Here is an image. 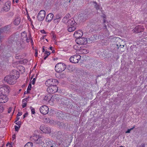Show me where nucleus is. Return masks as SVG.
Here are the masks:
<instances>
[{
  "instance_id": "9",
  "label": "nucleus",
  "mask_w": 147,
  "mask_h": 147,
  "mask_svg": "<svg viewBox=\"0 0 147 147\" xmlns=\"http://www.w3.org/2000/svg\"><path fill=\"white\" fill-rule=\"evenodd\" d=\"M75 41L76 43L79 45L86 44L87 43L86 39L84 38L80 37L76 39Z\"/></svg>"
},
{
  "instance_id": "18",
  "label": "nucleus",
  "mask_w": 147,
  "mask_h": 147,
  "mask_svg": "<svg viewBox=\"0 0 147 147\" xmlns=\"http://www.w3.org/2000/svg\"><path fill=\"white\" fill-rule=\"evenodd\" d=\"M54 17L53 14L52 13H49L46 16V21L48 22H50L52 20Z\"/></svg>"
},
{
  "instance_id": "49",
  "label": "nucleus",
  "mask_w": 147,
  "mask_h": 147,
  "mask_svg": "<svg viewBox=\"0 0 147 147\" xmlns=\"http://www.w3.org/2000/svg\"><path fill=\"white\" fill-rule=\"evenodd\" d=\"M131 130L130 129H128L126 131L125 133H130V131Z\"/></svg>"
},
{
  "instance_id": "62",
  "label": "nucleus",
  "mask_w": 147,
  "mask_h": 147,
  "mask_svg": "<svg viewBox=\"0 0 147 147\" xmlns=\"http://www.w3.org/2000/svg\"><path fill=\"white\" fill-rule=\"evenodd\" d=\"M18 0H15V1L16 3H17L18 2Z\"/></svg>"
},
{
  "instance_id": "37",
  "label": "nucleus",
  "mask_w": 147,
  "mask_h": 147,
  "mask_svg": "<svg viewBox=\"0 0 147 147\" xmlns=\"http://www.w3.org/2000/svg\"><path fill=\"white\" fill-rule=\"evenodd\" d=\"M20 126H19V127H18L17 126V125H15V131H18L19 128H20Z\"/></svg>"
},
{
  "instance_id": "1",
  "label": "nucleus",
  "mask_w": 147,
  "mask_h": 147,
  "mask_svg": "<svg viewBox=\"0 0 147 147\" xmlns=\"http://www.w3.org/2000/svg\"><path fill=\"white\" fill-rule=\"evenodd\" d=\"M65 65L62 63H59L56 65L55 67V70L57 72H61L64 71L66 68Z\"/></svg>"
},
{
  "instance_id": "35",
  "label": "nucleus",
  "mask_w": 147,
  "mask_h": 147,
  "mask_svg": "<svg viewBox=\"0 0 147 147\" xmlns=\"http://www.w3.org/2000/svg\"><path fill=\"white\" fill-rule=\"evenodd\" d=\"M57 134L58 135H57V137L58 138H60L61 137V136L62 134V133L60 131H58L57 133Z\"/></svg>"
},
{
  "instance_id": "23",
  "label": "nucleus",
  "mask_w": 147,
  "mask_h": 147,
  "mask_svg": "<svg viewBox=\"0 0 147 147\" xmlns=\"http://www.w3.org/2000/svg\"><path fill=\"white\" fill-rule=\"evenodd\" d=\"M39 136L37 135L34 136L31 139H32L36 143V142L38 141Z\"/></svg>"
},
{
  "instance_id": "45",
  "label": "nucleus",
  "mask_w": 147,
  "mask_h": 147,
  "mask_svg": "<svg viewBox=\"0 0 147 147\" xmlns=\"http://www.w3.org/2000/svg\"><path fill=\"white\" fill-rule=\"evenodd\" d=\"M40 32L42 34H46L45 31L44 30H40Z\"/></svg>"
},
{
  "instance_id": "14",
  "label": "nucleus",
  "mask_w": 147,
  "mask_h": 147,
  "mask_svg": "<svg viewBox=\"0 0 147 147\" xmlns=\"http://www.w3.org/2000/svg\"><path fill=\"white\" fill-rule=\"evenodd\" d=\"M76 24V22L73 18H71V19L68 20L66 23V24L68 27L75 26Z\"/></svg>"
},
{
  "instance_id": "51",
  "label": "nucleus",
  "mask_w": 147,
  "mask_h": 147,
  "mask_svg": "<svg viewBox=\"0 0 147 147\" xmlns=\"http://www.w3.org/2000/svg\"><path fill=\"white\" fill-rule=\"evenodd\" d=\"M28 114L27 113H25V114L24 115V118L28 116Z\"/></svg>"
},
{
  "instance_id": "5",
  "label": "nucleus",
  "mask_w": 147,
  "mask_h": 147,
  "mask_svg": "<svg viewBox=\"0 0 147 147\" xmlns=\"http://www.w3.org/2000/svg\"><path fill=\"white\" fill-rule=\"evenodd\" d=\"M11 29V26L10 25H9L4 27L1 28H0V33H9L10 32Z\"/></svg>"
},
{
  "instance_id": "33",
  "label": "nucleus",
  "mask_w": 147,
  "mask_h": 147,
  "mask_svg": "<svg viewBox=\"0 0 147 147\" xmlns=\"http://www.w3.org/2000/svg\"><path fill=\"white\" fill-rule=\"evenodd\" d=\"M60 19H54V22L55 23V24H57L58 23L60 22Z\"/></svg>"
},
{
  "instance_id": "41",
  "label": "nucleus",
  "mask_w": 147,
  "mask_h": 147,
  "mask_svg": "<svg viewBox=\"0 0 147 147\" xmlns=\"http://www.w3.org/2000/svg\"><path fill=\"white\" fill-rule=\"evenodd\" d=\"M35 81H36V79L35 78H34L32 81V84H34Z\"/></svg>"
},
{
  "instance_id": "47",
  "label": "nucleus",
  "mask_w": 147,
  "mask_h": 147,
  "mask_svg": "<svg viewBox=\"0 0 147 147\" xmlns=\"http://www.w3.org/2000/svg\"><path fill=\"white\" fill-rule=\"evenodd\" d=\"M16 138V136L15 135H14L12 136V140H13Z\"/></svg>"
},
{
  "instance_id": "31",
  "label": "nucleus",
  "mask_w": 147,
  "mask_h": 147,
  "mask_svg": "<svg viewBox=\"0 0 147 147\" xmlns=\"http://www.w3.org/2000/svg\"><path fill=\"white\" fill-rule=\"evenodd\" d=\"M30 108L31 110V112L32 114H34L35 113L34 109L32 107H30Z\"/></svg>"
},
{
  "instance_id": "8",
  "label": "nucleus",
  "mask_w": 147,
  "mask_h": 147,
  "mask_svg": "<svg viewBox=\"0 0 147 147\" xmlns=\"http://www.w3.org/2000/svg\"><path fill=\"white\" fill-rule=\"evenodd\" d=\"M58 88L56 85L49 86L47 89L48 92L50 93H53L57 91Z\"/></svg>"
},
{
  "instance_id": "63",
  "label": "nucleus",
  "mask_w": 147,
  "mask_h": 147,
  "mask_svg": "<svg viewBox=\"0 0 147 147\" xmlns=\"http://www.w3.org/2000/svg\"><path fill=\"white\" fill-rule=\"evenodd\" d=\"M55 50H53V51H52V53H55Z\"/></svg>"
},
{
  "instance_id": "2",
  "label": "nucleus",
  "mask_w": 147,
  "mask_h": 147,
  "mask_svg": "<svg viewBox=\"0 0 147 147\" xmlns=\"http://www.w3.org/2000/svg\"><path fill=\"white\" fill-rule=\"evenodd\" d=\"M4 80L10 84H13L15 82L14 76L13 75H9L5 77Z\"/></svg>"
},
{
  "instance_id": "6",
  "label": "nucleus",
  "mask_w": 147,
  "mask_h": 147,
  "mask_svg": "<svg viewBox=\"0 0 147 147\" xmlns=\"http://www.w3.org/2000/svg\"><path fill=\"white\" fill-rule=\"evenodd\" d=\"M58 81L57 80L51 79L47 80L45 82V85L48 87L55 85L56 83H57Z\"/></svg>"
},
{
  "instance_id": "22",
  "label": "nucleus",
  "mask_w": 147,
  "mask_h": 147,
  "mask_svg": "<svg viewBox=\"0 0 147 147\" xmlns=\"http://www.w3.org/2000/svg\"><path fill=\"white\" fill-rule=\"evenodd\" d=\"M67 29L68 31L69 32H72L74 31L76 29V28L74 26H70Z\"/></svg>"
},
{
  "instance_id": "36",
  "label": "nucleus",
  "mask_w": 147,
  "mask_h": 147,
  "mask_svg": "<svg viewBox=\"0 0 147 147\" xmlns=\"http://www.w3.org/2000/svg\"><path fill=\"white\" fill-rule=\"evenodd\" d=\"M45 54L47 55V56H48L50 54V52L47 51H45Z\"/></svg>"
},
{
  "instance_id": "20",
  "label": "nucleus",
  "mask_w": 147,
  "mask_h": 147,
  "mask_svg": "<svg viewBox=\"0 0 147 147\" xmlns=\"http://www.w3.org/2000/svg\"><path fill=\"white\" fill-rule=\"evenodd\" d=\"M20 22V19L19 18H16L14 21V24L16 25L19 24Z\"/></svg>"
},
{
  "instance_id": "48",
  "label": "nucleus",
  "mask_w": 147,
  "mask_h": 147,
  "mask_svg": "<svg viewBox=\"0 0 147 147\" xmlns=\"http://www.w3.org/2000/svg\"><path fill=\"white\" fill-rule=\"evenodd\" d=\"M11 110H12V108H9V109H8V113H10L11 111Z\"/></svg>"
},
{
  "instance_id": "60",
  "label": "nucleus",
  "mask_w": 147,
  "mask_h": 147,
  "mask_svg": "<svg viewBox=\"0 0 147 147\" xmlns=\"http://www.w3.org/2000/svg\"><path fill=\"white\" fill-rule=\"evenodd\" d=\"M19 119V118H17L16 120L15 121V122L17 121H18Z\"/></svg>"
},
{
  "instance_id": "21",
  "label": "nucleus",
  "mask_w": 147,
  "mask_h": 147,
  "mask_svg": "<svg viewBox=\"0 0 147 147\" xmlns=\"http://www.w3.org/2000/svg\"><path fill=\"white\" fill-rule=\"evenodd\" d=\"M22 38L24 41L25 40L27 37L26 33L25 32H22L21 33Z\"/></svg>"
},
{
  "instance_id": "28",
  "label": "nucleus",
  "mask_w": 147,
  "mask_h": 147,
  "mask_svg": "<svg viewBox=\"0 0 147 147\" xmlns=\"http://www.w3.org/2000/svg\"><path fill=\"white\" fill-rule=\"evenodd\" d=\"M32 88V85L30 83L28 87V88L27 89V93H29V91Z\"/></svg>"
},
{
  "instance_id": "44",
  "label": "nucleus",
  "mask_w": 147,
  "mask_h": 147,
  "mask_svg": "<svg viewBox=\"0 0 147 147\" xmlns=\"http://www.w3.org/2000/svg\"><path fill=\"white\" fill-rule=\"evenodd\" d=\"M124 45H120V44H117V46L118 47L119 46L121 47V48H123L124 47Z\"/></svg>"
},
{
  "instance_id": "17",
  "label": "nucleus",
  "mask_w": 147,
  "mask_h": 147,
  "mask_svg": "<svg viewBox=\"0 0 147 147\" xmlns=\"http://www.w3.org/2000/svg\"><path fill=\"white\" fill-rule=\"evenodd\" d=\"M76 52L79 54H86L89 52V51L86 49H81L79 50H78Z\"/></svg>"
},
{
  "instance_id": "11",
  "label": "nucleus",
  "mask_w": 147,
  "mask_h": 147,
  "mask_svg": "<svg viewBox=\"0 0 147 147\" xmlns=\"http://www.w3.org/2000/svg\"><path fill=\"white\" fill-rule=\"evenodd\" d=\"M40 129L42 131L45 133H49L51 132L50 128L44 125H41L40 127Z\"/></svg>"
},
{
  "instance_id": "34",
  "label": "nucleus",
  "mask_w": 147,
  "mask_h": 147,
  "mask_svg": "<svg viewBox=\"0 0 147 147\" xmlns=\"http://www.w3.org/2000/svg\"><path fill=\"white\" fill-rule=\"evenodd\" d=\"M44 121L45 122L48 123L50 122V120L49 118H45L44 119Z\"/></svg>"
},
{
  "instance_id": "39",
  "label": "nucleus",
  "mask_w": 147,
  "mask_h": 147,
  "mask_svg": "<svg viewBox=\"0 0 147 147\" xmlns=\"http://www.w3.org/2000/svg\"><path fill=\"white\" fill-rule=\"evenodd\" d=\"M16 59H20L21 58V57L20 56L18 55H17L16 56Z\"/></svg>"
},
{
  "instance_id": "56",
  "label": "nucleus",
  "mask_w": 147,
  "mask_h": 147,
  "mask_svg": "<svg viewBox=\"0 0 147 147\" xmlns=\"http://www.w3.org/2000/svg\"><path fill=\"white\" fill-rule=\"evenodd\" d=\"M135 126H133L130 129L131 130H133L135 128Z\"/></svg>"
},
{
  "instance_id": "61",
  "label": "nucleus",
  "mask_w": 147,
  "mask_h": 147,
  "mask_svg": "<svg viewBox=\"0 0 147 147\" xmlns=\"http://www.w3.org/2000/svg\"><path fill=\"white\" fill-rule=\"evenodd\" d=\"M104 27V29H105V28L106 29L107 28V26L105 25Z\"/></svg>"
},
{
  "instance_id": "58",
  "label": "nucleus",
  "mask_w": 147,
  "mask_h": 147,
  "mask_svg": "<svg viewBox=\"0 0 147 147\" xmlns=\"http://www.w3.org/2000/svg\"><path fill=\"white\" fill-rule=\"evenodd\" d=\"M44 47H43V49H42V52H44L45 51V49H44Z\"/></svg>"
},
{
  "instance_id": "52",
  "label": "nucleus",
  "mask_w": 147,
  "mask_h": 147,
  "mask_svg": "<svg viewBox=\"0 0 147 147\" xmlns=\"http://www.w3.org/2000/svg\"><path fill=\"white\" fill-rule=\"evenodd\" d=\"M83 17L85 19H86L87 18V16L86 14H84V16H83Z\"/></svg>"
},
{
  "instance_id": "16",
  "label": "nucleus",
  "mask_w": 147,
  "mask_h": 147,
  "mask_svg": "<svg viewBox=\"0 0 147 147\" xmlns=\"http://www.w3.org/2000/svg\"><path fill=\"white\" fill-rule=\"evenodd\" d=\"M0 102L5 103L7 102L8 100V98L6 95L0 96Z\"/></svg>"
},
{
  "instance_id": "4",
  "label": "nucleus",
  "mask_w": 147,
  "mask_h": 147,
  "mask_svg": "<svg viewBox=\"0 0 147 147\" xmlns=\"http://www.w3.org/2000/svg\"><path fill=\"white\" fill-rule=\"evenodd\" d=\"M80 59V55H74L70 57L69 61L72 63H76L78 62Z\"/></svg>"
},
{
  "instance_id": "55",
  "label": "nucleus",
  "mask_w": 147,
  "mask_h": 147,
  "mask_svg": "<svg viewBox=\"0 0 147 147\" xmlns=\"http://www.w3.org/2000/svg\"><path fill=\"white\" fill-rule=\"evenodd\" d=\"M53 47H50L49 48V49L50 50H52V49Z\"/></svg>"
},
{
  "instance_id": "25",
  "label": "nucleus",
  "mask_w": 147,
  "mask_h": 147,
  "mask_svg": "<svg viewBox=\"0 0 147 147\" xmlns=\"http://www.w3.org/2000/svg\"><path fill=\"white\" fill-rule=\"evenodd\" d=\"M33 143L31 142L27 143L24 146V147H32Z\"/></svg>"
},
{
  "instance_id": "24",
  "label": "nucleus",
  "mask_w": 147,
  "mask_h": 147,
  "mask_svg": "<svg viewBox=\"0 0 147 147\" xmlns=\"http://www.w3.org/2000/svg\"><path fill=\"white\" fill-rule=\"evenodd\" d=\"M57 116L58 117H61V118H62L63 117L62 112L60 111L57 113Z\"/></svg>"
},
{
  "instance_id": "13",
  "label": "nucleus",
  "mask_w": 147,
  "mask_h": 147,
  "mask_svg": "<svg viewBox=\"0 0 147 147\" xmlns=\"http://www.w3.org/2000/svg\"><path fill=\"white\" fill-rule=\"evenodd\" d=\"M82 35L83 32L80 30L76 31L74 34V36L76 39L81 37Z\"/></svg>"
},
{
  "instance_id": "50",
  "label": "nucleus",
  "mask_w": 147,
  "mask_h": 147,
  "mask_svg": "<svg viewBox=\"0 0 147 147\" xmlns=\"http://www.w3.org/2000/svg\"><path fill=\"white\" fill-rule=\"evenodd\" d=\"M145 146L144 144L142 143L139 147H145Z\"/></svg>"
},
{
  "instance_id": "26",
  "label": "nucleus",
  "mask_w": 147,
  "mask_h": 147,
  "mask_svg": "<svg viewBox=\"0 0 147 147\" xmlns=\"http://www.w3.org/2000/svg\"><path fill=\"white\" fill-rule=\"evenodd\" d=\"M67 16H65L64 17L63 20L62 21L63 22L65 23L66 24L67 22L69 20Z\"/></svg>"
},
{
  "instance_id": "3",
  "label": "nucleus",
  "mask_w": 147,
  "mask_h": 147,
  "mask_svg": "<svg viewBox=\"0 0 147 147\" xmlns=\"http://www.w3.org/2000/svg\"><path fill=\"white\" fill-rule=\"evenodd\" d=\"M9 88L7 86L2 87L0 88V96L6 95L9 92Z\"/></svg>"
},
{
  "instance_id": "29",
  "label": "nucleus",
  "mask_w": 147,
  "mask_h": 147,
  "mask_svg": "<svg viewBox=\"0 0 147 147\" xmlns=\"http://www.w3.org/2000/svg\"><path fill=\"white\" fill-rule=\"evenodd\" d=\"M93 3L95 4L94 5L95 7L97 10L99 9L100 6L97 4L95 2H94Z\"/></svg>"
},
{
  "instance_id": "10",
  "label": "nucleus",
  "mask_w": 147,
  "mask_h": 147,
  "mask_svg": "<svg viewBox=\"0 0 147 147\" xmlns=\"http://www.w3.org/2000/svg\"><path fill=\"white\" fill-rule=\"evenodd\" d=\"M40 111L42 114L46 115L47 114L48 112L49 108L47 106H42L40 108Z\"/></svg>"
},
{
  "instance_id": "54",
  "label": "nucleus",
  "mask_w": 147,
  "mask_h": 147,
  "mask_svg": "<svg viewBox=\"0 0 147 147\" xmlns=\"http://www.w3.org/2000/svg\"><path fill=\"white\" fill-rule=\"evenodd\" d=\"M26 40V42H29L30 39H28L27 38V37L26 39L25 40Z\"/></svg>"
},
{
  "instance_id": "27",
  "label": "nucleus",
  "mask_w": 147,
  "mask_h": 147,
  "mask_svg": "<svg viewBox=\"0 0 147 147\" xmlns=\"http://www.w3.org/2000/svg\"><path fill=\"white\" fill-rule=\"evenodd\" d=\"M51 36L52 37V39L53 40H55L56 38L55 34H54V32H52L51 33Z\"/></svg>"
},
{
  "instance_id": "15",
  "label": "nucleus",
  "mask_w": 147,
  "mask_h": 147,
  "mask_svg": "<svg viewBox=\"0 0 147 147\" xmlns=\"http://www.w3.org/2000/svg\"><path fill=\"white\" fill-rule=\"evenodd\" d=\"M10 5L11 3L10 2L8 1L6 3L3 7V10L6 12L8 11L10 9Z\"/></svg>"
},
{
  "instance_id": "19",
  "label": "nucleus",
  "mask_w": 147,
  "mask_h": 147,
  "mask_svg": "<svg viewBox=\"0 0 147 147\" xmlns=\"http://www.w3.org/2000/svg\"><path fill=\"white\" fill-rule=\"evenodd\" d=\"M44 140H45V138L44 137L39 136L36 143L42 144Z\"/></svg>"
},
{
  "instance_id": "42",
  "label": "nucleus",
  "mask_w": 147,
  "mask_h": 147,
  "mask_svg": "<svg viewBox=\"0 0 147 147\" xmlns=\"http://www.w3.org/2000/svg\"><path fill=\"white\" fill-rule=\"evenodd\" d=\"M16 124L18 125L19 126H20L21 125V122L20 121H18L16 123Z\"/></svg>"
},
{
  "instance_id": "40",
  "label": "nucleus",
  "mask_w": 147,
  "mask_h": 147,
  "mask_svg": "<svg viewBox=\"0 0 147 147\" xmlns=\"http://www.w3.org/2000/svg\"><path fill=\"white\" fill-rule=\"evenodd\" d=\"M27 103L26 102H24L22 103V108H24L26 106Z\"/></svg>"
},
{
  "instance_id": "59",
  "label": "nucleus",
  "mask_w": 147,
  "mask_h": 147,
  "mask_svg": "<svg viewBox=\"0 0 147 147\" xmlns=\"http://www.w3.org/2000/svg\"><path fill=\"white\" fill-rule=\"evenodd\" d=\"M20 47H19L20 49L23 48V47L22 46V45L21 44H20Z\"/></svg>"
},
{
  "instance_id": "32",
  "label": "nucleus",
  "mask_w": 147,
  "mask_h": 147,
  "mask_svg": "<svg viewBox=\"0 0 147 147\" xmlns=\"http://www.w3.org/2000/svg\"><path fill=\"white\" fill-rule=\"evenodd\" d=\"M3 110V105L0 102V112H2Z\"/></svg>"
},
{
  "instance_id": "43",
  "label": "nucleus",
  "mask_w": 147,
  "mask_h": 147,
  "mask_svg": "<svg viewBox=\"0 0 147 147\" xmlns=\"http://www.w3.org/2000/svg\"><path fill=\"white\" fill-rule=\"evenodd\" d=\"M38 50H37L35 49V53L34 55V56L36 57H37L38 55Z\"/></svg>"
},
{
  "instance_id": "64",
  "label": "nucleus",
  "mask_w": 147,
  "mask_h": 147,
  "mask_svg": "<svg viewBox=\"0 0 147 147\" xmlns=\"http://www.w3.org/2000/svg\"><path fill=\"white\" fill-rule=\"evenodd\" d=\"M27 93V91H25L24 92V94H26L27 93Z\"/></svg>"
},
{
  "instance_id": "46",
  "label": "nucleus",
  "mask_w": 147,
  "mask_h": 147,
  "mask_svg": "<svg viewBox=\"0 0 147 147\" xmlns=\"http://www.w3.org/2000/svg\"><path fill=\"white\" fill-rule=\"evenodd\" d=\"M22 115V113L19 112L18 113V114L17 115V116L18 117Z\"/></svg>"
},
{
  "instance_id": "12",
  "label": "nucleus",
  "mask_w": 147,
  "mask_h": 147,
  "mask_svg": "<svg viewBox=\"0 0 147 147\" xmlns=\"http://www.w3.org/2000/svg\"><path fill=\"white\" fill-rule=\"evenodd\" d=\"M144 29V28L143 26L138 25L135 27L133 31L134 32L136 33H138L143 32Z\"/></svg>"
},
{
  "instance_id": "38",
  "label": "nucleus",
  "mask_w": 147,
  "mask_h": 147,
  "mask_svg": "<svg viewBox=\"0 0 147 147\" xmlns=\"http://www.w3.org/2000/svg\"><path fill=\"white\" fill-rule=\"evenodd\" d=\"M55 19L61 20V17L59 15L57 14L56 15Z\"/></svg>"
},
{
  "instance_id": "30",
  "label": "nucleus",
  "mask_w": 147,
  "mask_h": 147,
  "mask_svg": "<svg viewBox=\"0 0 147 147\" xmlns=\"http://www.w3.org/2000/svg\"><path fill=\"white\" fill-rule=\"evenodd\" d=\"M43 100H45L49 101L50 100V98L48 96H47L44 97Z\"/></svg>"
},
{
  "instance_id": "7",
  "label": "nucleus",
  "mask_w": 147,
  "mask_h": 147,
  "mask_svg": "<svg viewBox=\"0 0 147 147\" xmlns=\"http://www.w3.org/2000/svg\"><path fill=\"white\" fill-rule=\"evenodd\" d=\"M45 11L43 10H40L38 14L37 18L39 21L44 20L45 16Z\"/></svg>"
},
{
  "instance_id": "57",
  "label": "nucleus",
  "mask_w": 147,
  "mask_h": 147,
  "mask_svg": "<svg viewBox=\"0 0 147 147\" xmlns=\"http://www.w3.org/2000/svg\"><path fill=\"white\" fill-rule=\"evenodd\" d=\"M48 57V56H45V57H44V60H45L46 58H47V57Z\"/></svg>"
},
{
  "instance_id": "53",
  "label": "nucleus",
  "mask_w": 147,
  "mask_h": 147,
  "mask_svg": "<svg viewBox=\"0 0 147 147\" xmlns=\"http://www.w3.org/2000/svg\"><path fill=\"white\" fill-rule=\"evenodd\" d=\"M102 17L103 18H106V16L105 14H103L102 15Z\"/></svg>"
}]
</instances>
